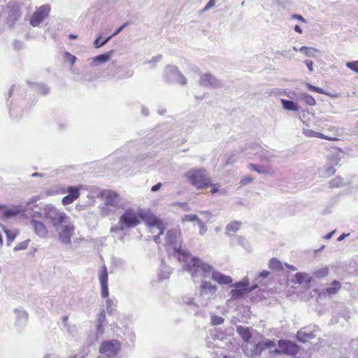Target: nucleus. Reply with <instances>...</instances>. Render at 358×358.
I'll use <instances>...</instances> for the list:
<instances>
[{
    "label": "nucleus",
    "mask_w": 358,
    "mask_h": 358,
    "mask_svg": "<svg viewBox=\"0 0 358 358\" xmlns=\"http://www.w3.org/2000/svg\"><path fill=\"white\" fill-rule=\"evenodd\" d=\"M241 223L240 222H232L227 224L226 227V232L229 234L230 232H236L241 227Z\"/></svg>",
    "instance_id": "obj_34"
},
{
    "label": "nucleus",
    "mask_w": 358,
    "mask_h": 358,
    "mask_svg": "<svg viewBox=\"0 0 358 358\" xmlns=\"http://www.w3.org/2000/svg\"><path fill=\"white\" fill-rule=\"evenodd\" d=\"M161 186H162V184L160 182H159V183L153 185L151 188V190L152 192H156L160 189Z\"/></svg>",
    "instance_id": "obj_63"
},
{
    "label": "nucleus",
    "mask_w": 358,
    "mask_h": 358,
    "mask_svg": "<svg viewBox=\"0 0 358 358\" xmlns=\"http://www.w3.org/2000/svg\"><path fill=\"white\" fill-rule=\"evenodd\" d=\"M210 277L220 285H229L233 281L230 276L224 275L218 271H215L213 268L212 269Z\"/></svg>",
    "instance_id": "obj_21"
},
{
    "label": "nucleus",
    "mask_w": 358,
    "mask_h": 358,
    "mask_svg": "<svg viewBox=\"0 0 358 358\" xmlns=\"http://www.w3.org/2000/svg\"><path fill=\"white\" fill-rule=\"evenodd\" d=\"M300 52H303L306 56L315 57V52H317V50L313 48H308L302 46L299 50Z\"/></svg>",
    "instance_id": "obj_36"
},
{
    "label": "nucleus",
    "mask_w": 358,
    "mask_h": 358,
    "mask_svg": "<svg viewBox=\"0 0 358 358\" xmlns=\"http://www.w3.org/2000/svg\"><path fill=\"white\" fill-rule=\"evenodd\" d=\"M129 23L128 22H125L124 23L122 26H120L118 29H117L115 30V31L110 36L113 37L117 36L119 33H120L124 28H125L127 26H128Z\"/></svg>",
    "instance_id": "obj_57"
},
{
    "label": "nucleus",
    "mask_w": 358,
    "mask_h": 358,
    "mask_svg": "<svg viewBox=\"0 0 358 358\" xmlns=\"http://www.w3.org/2000/svg\"><path fill=\"white\" fill-rule=\"evenodd\" d=\"M43 215L46 220L56 230L64 223H66L70 217L62 209L52 204H46L43 208Z\"/></svg>",
    "instance_id": "obj_4"
},
{
    "label": "nucleus",
    "mask_w": 358,
    "mask_h": 358,
    "mask_svg": "<svg viewBox=\"0 0 358 358\" xmlns=\"http://www.w3.org/2000/svg\"><path fill=\"white\" fill-rule=\"evenodd\" d=\"M43 211H39V210H33L32 215H31V219H36V218H41L43 217Z\"/></svg>",
    "instance_id": "obj_55"
},
{
    "label": "nucleus",
    "mask_w": 358,
    "mask_h": 358,
    "mask_svg": "<svg viewBox=\"0 0 358 358\" xmlns=\"http://www.w3.org/2000/svg\"><path fill=\"white\" fill-rule=\"evenodd\" d=\"M106 320L105 310L103 309L97 316V332L100 334H103V324Z\"/></svg>",
    "instance_id": "obj_30"
},
{
    "label": "nucleus",
    "mask_w": 358,
    "mask_h": 358,
    "mask_svg": "<svg viewBox=\"0 0 358 358\" xmlns=\"http://www.w3.org/2000/svg\"><path fill=\"white\" fill-rule=\"evenodd\" d=\"M208 185H210L211 187L210 192L213 194L216 193H219L220 194H224L226 192L224 189H220V186L217 184H211L210 182V184H208Z\"/></svg>",
    "instance_id": "obj_41"
},
{
    "label": "nucleus",
    "mask_w": 358,
    "mask_h": 358,
    "mask_svg": "<svg viewBox=\"0 0 358 358\" xmlns=\"http://www.w3.org/2000/svg\"><path fill=\"white\" fill-rule=\"evenodd\" d=\"M4 232L6 234L8 244L10 245L16 238L17 233L9 229H4Z\"/></svg>",
    "instance_id": "obj_42"
},
{
    "label": "nucleus",
    "mask_w": 358,
    "mask_h": 358,
    "mask_svg": "<svg viewBox=\"0 0 358 358\" xmlns=\"http://www.w3.org/2000/svg\"><path fill=\"white\" fill-rule=\"evenodd\" d=\"M164 78L169 83H177L182 85L187 83L186 77L173 65H168L164 69Z\"/></svg>",
    "instance_id": "obj_10"
},
{
    "label": "nucleus",
    "mask_w": 358,
    "mask_h": 358,
    "mask_svg": "<svg viewBox=\"0 0 358 358\" xmlns=\"http://www.w3.org/2000/svg\"><path fill=\"white\" fill-rule=\"evenodd\" d=\"M215 5V0H210L203 9V12H206L213 8Z\"/></svg>",
    "instance_id": "obj_56"
},
{
    "label": "nucleus",
    "mask_w": 358,
    "mask_h": 358,
    "mask_svg": "<svg viewBox=\"0 0 358 358\" xmlns=\"http://www.w3.org/2000/svg\"><path fill=\"white\" fill-rule=\"evenodd\" d=\"M100 38H101V36H99L94 41V45L95 48H99L102 47L104 45H106L112 38V36H110L107 37L106 39H104L103 41H100Z\"/></svg>",
    "instance_id": "obj_38"
},
{
    "label": "nucleus",
    "mask_w": 358,
    "mask_h": 358,
    "mask_svg": "<svg viewBox=\"0 0 358 358\" xmlns=\"http://www.w3.org/2000/svg\"><path fill=\"white\" fill-rule=\"evenodd\" d=\"M82 186H69L66 189H63L62 194L67 193V195L62 199L64 206L69 205L76 200L80 196V190Z\"/></svg>",
    "instance_id": "obj_14"
},
{
    "label": "nucleus",
    "mask_w": 358,
    "mask_h": 358,
    "mask_svg": "<svg viewBox=\"0 0 358 358\" xmlns=\"http://www.w3.org/2000/svg\"><path fill=\"white\" fill-rule=\"evenodd\" d=\"M140 221L141 220L150 227V231L155 233L158 231V234L155 236L153 240L155 243H159V235L164 232V227L162 223L155 216H154L149 210L139 208Z\"/></svg>",
    "instance_id": "obj_7"
},
{
    "label": "nucleus",
    "mask_w": 358,
    "mask_h": 358,
    "mask_svg": "<svg viewBox=\"0 0 358 358\" xmlns=\"http://www.w3.org/2000/svg\"><path fill=\"white\" fill-rule=\"evenodd\" d=\"M275 346V343L272 341H265L259 342L255 347L257 353H260L264 349H271Z\"/></svg>",
    "instance_id": "obj_29"
},
{
    "label": "nucleus",
    "mask_w": 358,
    "mask_h": 358,
    "mask_svg": "<svg viewBox=\"0 0 358 358\" xmlns=\"http://www.w3.org/2000/svg\"><path fill=\"white\" fill-rule=\"evenodd\" d=\"M253 181V178H251L250 176H244L241 180V182H240V184L241 185H248V184H250L252 183Z\"/></svg>",
    "instance_id": "obj_51"
},
{
    "label": "nucleus",
    "mask_w": 358,
    "mask_h": 358,
    "mask_svg": "<svg viewBox=\"0 0 358 358\" xmlns=\"http://www.w3.org/2000/svg\"><path fill=\"white\" fill-rule=\"evenodd\" d=\"M40 199V197L38 196H32L31 198H30L26 203V206H24L25 208L29 206V205L31 204H33L36 202H37L38 200Z\"/></svg>",
    "instance_id": "obj_54"
},
{
    "label": "nucleus",
    "mask_w": 358,
    "mask_h": 358,
    "mask_svg": "<svg viewBox=\"0 0 358 358\" xmlns=\"http://www.w3.org/2000/svg\"><path fill=\"white\" fill-rule=\"evenodd\" d=\"M113 55V51L110 50L103 54L95 56L92 58L91 65L92 66H97L100 64L108 62Z\"/></svg>",
    "instance_id": "obj_22"
},
{
    "label": "nucleus",
    "mask_w": 358,
    "mask_h": 358,
    "mask_svg": "<svg viewBox=\"0 0 358 358\" xmlns=\"http://www.w3.org/2000/svg\"><path fill=\"white\" fill-rule=\"evenodd\" d=\"M64 59L65 60L68 61L71 65L74 64L77 59V58L74 55H71L68 52H66L64 53Z\"/></svg>",
    "instance_id": "obj_49"
},
{
    "label": "nucleus",
    "mask_w": 358,
    "mask_h": 358,
    "mask_svg": "<svg viewBox=\"0 0 358 358\" xmlns=\"http://www.w3.org/2000/svg\"><path fill=\"white\" fill-rule=\"evenodd\" d=\"M312 281V277L306 273H297L295 274V282L298 284H309Z\"/></svg>",
    "instance_id": "obj_28"
},
{
    "label": "nucleus",
    "mask_w": 358,
    "mask_h": 358,
    "mask_svg": "<svg viewBox=\"0 0 358 358\" xmlns=\"http://www.w3.org/2000/svg\"><path fill=\"white\" fill-rule=\"evenodd\" d=\"M50 11V6L45 4L36 9L30 19V24L34 27H38L47 16Z\"/></svg>",
    "instance_id": "obj_13"
},
{
    "label": "nucleus",
    "mask_w": 358,
    "mask_h": 358,
    "mask_svg": "<svg viewBox=\"0 0 358 358\" xmlns=\"http://www.w3.org/2000/svg\"><path fill=\"white\" fill-rule=\"evenodd\" d=\"M268 275H269V272H268V271H262L261 273H259V278H264L268 277Z\"/></svg>",
    "instance_id": "obj_62"
},
{
    "label": "nucleus",
    "mask_w": 358,
    "mask_h": 358,
    "mask_svg": "<svg viewBox=\"0 0 358 358\" xmlns=\"http://www.w3.org/2000/svg\"><path fill=\"white\" fill-rule=\"evenodd\" d=\"M280 102L284 110L293 112H298L300 109V106H299L297 102L283 99H280Z\"/></svg>",
    "instance_id": "obj_25"
},
{
    "label": "nucleus",
    "mask_w": 358,
    "mask_h": 358,
    "mask_svg": "<svg viewBox=\"0 0 358 358\" xmlns=\"http://www.w3.org/2000/svg\"><path fill=\"white\" fill-rule=\"evenodd\" d=\"M3 213V216L9 219L18 215L20 213L25 211V207L20 206H13L11 207H6L3 206V208L1 210Z\"/></svg>",
    "instance_id": "obj_19"
},
{
    "label": "nucleus",
    "mask_w": 358,
    "mask_h": 358,
    "mask_svg": "<svg viewBox=\"0 0 358 358\" xmlns=\"http://www.w3.org/2000/svg\"><path fill=\"white\" fill-rule=\"evenodd\" d=\"M306 85L307 88L310 91L315 92L322 94H327L324 90L320 87L313 86L310 83H306Z\"/></svg>",
    "instance_id": "obj_44"
},
{
    "label": "nucleus",
    "mask_w": 358,
    "mask_h": 358,
    "mask_svg": "<svg viewBox=\"0 0 358 358\" xmlns=\"http://www.w3.org/2000/svg\"><path fill=\"white\" fill-rule=\"evenodd\" d=\"M224 322V318L217 315H213L211 317V324L213 325H219Z\"/></svg>",
    "instance_id": "obj_48"
},
{
    "label": "nucleus",
    "mask_w": 358,
    "mask_h": 358,
    "mask_svg": "<svg viewBox=\"0 0 358 358\" xmlns=\"http://www.w3.org/2000/svg\"><path fill=\"white\" fill-rule=\"evenodd\" d=\"M329 273V268L327 266L321 267L313 272V275L317 278L326 277Z\"/></svg>",
    "instance_id": "obj_33"
},
{
    "label": "nucleus",
    "mask_w": 358,
    "mask_h": 358,
    "mask_svg": "<svg viewBox=\"0 0 358 358\" xmlns=\"http://www.w3.org/2000/svg\"><path fill=\"white\" fill-rule=\"evenodd\" d=\"M268 267L273 270H279L282 268V264L278 259L272 258L269 261Z\"/></svg>",
    "instance_id": "obj_37"
},
{
    "label": "nucleus",
    "mask_w": 358,
    "mask_h": 358,
    "mask_svg": "<svg viewBox=\"0 0 358 358\" xmlns=\"http://www.w3.org/2000/svg\"><path fill=\"white\" fill-rule=\"evenodd\" d=\"M30 224L34 234L39 238H46L49 235L48 227L42 222L36 219L30 220Z\"/></svg>",
    "instance_id": "obj_16"
},
{
    "label": "nucleus",
    "mask_w": 358,
    "mask_h": 358,
    "mask_svg": "<svg viewBox=\"0 0 358 358\" xmlns=\"http://www.w3.org/2000/svg\"><path fill=\"white\" fill-rule=\"evenodd\" d=\"M102 196L104 203L101 207V213L103 216L110 215L119 207L120 197L115 192L112 190L104 191L102 193Z\"/></svg>",
    "instance_id": "obj_8"
},
{
    "label": "nucleus",
    "mask_w": 358,
    "mask_h": 358,
    "mask_svg": "<svg viewBox=\"0 0 358 358\" xmlns=\"http://www.w3.org/2000/svg\"><path fill=\"white\" fill-rule=\"evenodd\" d=\"M248 168L250 170L257 171L258 173H266L268 172L266 168L262 167V166H257V165H255L253 164H250L248 165Z\"/></svg>",
    "instance_id": "obj_40"
},
{
    "label": "nucleus",
    "mask_w": 358,
    "mask_h": 358,
    "mask_svg": "<svg viewBox=\"0 0 358 358\" xmlns=\"http://www.w3.org/2000/svg\"><path fill=\"white\" fill-rule=\"evenodd\" d=\"M161 59H162V55H157L156 57H154L150 62V63L151 62L157 63V62H159L161 60Z\"/></svg>",
    "instance_id": "obj_64"
},
{
    "label": "nucleus",
    "mask_w": 358,
    "mask_h": 358,
    "mask_svg": "<svg viewBox=\"0 0 358 358\" xmlns=\"http://www.w3.org/2000/svg\"><path fill=\"white\" fill-rule=\"evenodd\" d=\"M60 231L58 234L59 240L65 245H70L71 243V238L74 234L75 226L69 220L66 223H64Z\"/></svg>",
    "instance_id": "obj_12"
},
{
    "label": "nucleus",
    "mask_w": 358,
    "mask_h": 358,
    "mask_svg": "<svg viewBox=\"0 0 358 358\" xmlns=\"http://www.w3.org/2000/svg\"><path fill=\"white\" fill-rule=\"evenodd\" d=\"M140 223L139 208L137 210L128 208L125 210L119 217L117 226L111 227L110 232L132 229L138 226Z\"/></svg>",
    "instance_id": "obj_3"
},
{
    "label": "nucleus",
    "mask_w": 358,
    "mask_h": 358,
    "mask_svg": "<svg viewBox=\"0 0 358 358\" xmlns=\"http://www.w3.org/2000/svg\"><path fill=\"white\" fill-rule=\"evenodd\" d=\"M314 329H315V327H314ZM315 333V329H313L311 327H305L297 332L296 337L299 341L305 343L309 339L315 337L316 335Z\"/></svg>",
    "instance_id": "obj_20"
},
{
    "label": "nucleus",
    "mask_w": 358,
    "mask_h": 358,
    "mask_svg": "<svg viewBox=\"0 0 358 358\" xmlns=\"http://www.w3.org/2000/svg\"><path fill=\"white\" fill-rule=\"evenodd\" d=\"M15 313L16 314V325L20 327L24 326L28 320L27 313L24 310L15 309Z\"/></svg>",
    "instance_id": "obj_24"
},
{
    "label": "nucleus",
    "mask_w": 358,
    "mask_h": 358,
    "mask_svg": "<svg viewBox=\"0 0 358 358\" xmlns=\"http://www.w3.org/2000/svg\"><path fill=\"white\" fill-rule=\"evenodd\" d=\"M36 87L38 88L39 92L45 94L48 92V89L43 85H37Z\"/></svg>",
    "instance_id": "obj_58"
},
{
    "label": "nucleus",
    "mask_w": 358,
    "mask_h": 358,
    "mask_svg": "<svg viewBox=\"0 0 358 358\" xmlns=\"http://www.w3.org/2000/svg\"><path fill=\"white\" fill-rule=\"evenodd\" d=\"M305 63H306L308 70L310 71H313V62L310 61V60H306Z\"/></svg>",
    "instance_id": "obj_60"
},
{
    "label": "nucleus",
    "mask_w": 358,
    "mask_h": 358,
    "mask_svg": "<svg viewBox=\"0 0 358 358\" xmlns=\"http://www.w3.org/2000/svg\"><path fill=\"white\" fill-rule=\"evenodd\" d=\"M188 181L199 189L208 186L210 179L203 169H191L186 173Z\"/></svg>",
    "instance_id": "obj_9"
},
{
    "label": "nucleus",
    "mask_w": 358,
    "mask_h": 358,
    "mask_svg": "<svg viewBox=\"0 0 358 358\" xmlns=\"http://www.w3.org/2000/svg\"><path fill=\"white\" fill-rule=\"evenodd\" d=\"M237 331L245 341H248L251 338V334L248 328L238 327Z\"/></svg>",
    "instance_id": "obj_31"
},
{
    "label": "nucleus",
    "mask_w": 358,
    "mask_h": 358,
    "mask_svg": "<svg viewBox=\"0 0 358 358\" xmlns=\"http://www.w3.org/2000/svg\"><path fill=\"white\" fill-rule=\"evenodd\" d=\"M260 147L258 144L245 145V148H239L238 150L232 151L229 153L227 164H234L238 158L244 157L250 159L253 155H258L259 157H263L264 152H259Z\"/></svg>",
    "instance_id": "obj_5"
},
{
    "label": "nucleus",
    "mask_w": 358,
    "mask_h": 358,
    "mask_svg": "<svg viewBox=\"0 0 358 358\" xmlns=\"http://www.w3.org/2000/svg\"><path fill=\"white\" fill-rule=\"evenodd\" d=\"M340 287V283L336 280H334L331 283V285L326 289V292L329 294H334L339 290Z\"/></svg>",
    "instance_id": "obj_35"
},
{
    "label": "nucleus",
    "mask_w": 358,
    "mask_h": 358,
    "mask_svg": "<svg viewBox=\"0 0 358 358\" xmlns=\"http://www.w3.org/2000/svg\"><path fill=\"white\" fill-rule=\"evenodd\" d=\"M115 306L113 301L110 299L106 301V310L109 313H111L114 310Z\"/></svg>",
    "instance_id": "obj_50"
},
{
    "label": "nucleus",
    "mask_w": 358,
    "mask_h": 358,
    "mask_svg": "<svg viewBox=\"0 0 358 358\" xmlns=\"http://www.w3.org/2000/svg\"><path fill=\"white\" fill-rule=\"evenodd\" d=\"M200 219L198 217V216L196 215H194V214H189V215H185L182 219V221L183 222H198V220H199Z\"/></svg>",
    "instance_id": "obj_43"
},
{
    "label": "nucleus",
    "mask_w": 358,
    "mask_h": 358,
    "mask_svg": "<svg viewBox=\"0 0 358 358\" xmlns=\"http://www.w3.org/2000/svg\"><path fill=\"white\" fill-rule=\"evenodd\" d=\"M302 133L305 136L308 138L315 137L322 139L331 140V138H329L328 136H325L324 134L320 132L315 131L307 128H303L302 129Z\"/></svg>",
    "instance_id": "obj_26"
},
{
    "label": "nucleus",
    "mask_w": 358,
    "mask_h": 358,
    "mask_svg": "<svg viewBox=\"0 0 358 358\" xmlns=\"http://www.w3.org/2000/svg\"><path fill=\"white\" fill-rule=\"evenodd\" d=\"M298 346L294 343L288 341H279L278 349L275 350L277 353H285L295 355L298 352Z\"/></svg>",
    "instance_id": "obj_17"
},
{
    "label": "nucleus",
    "mask_w": 358,
    "mask_h": 358,
    "mask_svg": "<svg viewBox=\"0 0 358 358\" xmlns=\"http://www.w3.org/2000/svg\"><path fill=\"white\" fill-rule=\"evenodd\" d=\"M217 287L206 280H202L199 294L196 297V307H206L215 297Z\"/></svg>",
    "instance_id": "obj_6"
},
{
    "label": "nucleus",
    "mask_w": 358,
    "mask_h": 358,
    "mask_svg": "<svg viewBox=\"0 0 358 358\" xmlns=\"http://www.w3.org/2000/svg\"><path fill=\"white\" fill-rule=\"evenodd\" d=\"M199 85L206 87L217 88L222 86V83L213 74L205 73L200 75Z\"/></svg>",
    "instance_id": "obj_15"
},
{
    "label": "nucleus",
    "mask_w": 358,
    "mask_h": 358,
    "mask_svg": "<svg viewBox=\"0 0 358 358\" xmlns=\"http://www.w3.org/2000/svg\"><path fill=\"white\" fill-rule=\"evenodd\" d=\"M343 179L341 177H336L329 182L331 187H339L343 185Z\"/></svg>",
    "instance_id": "obj_39"
},
{
    "label": "nucleus",
    "mask_w": 358,
    "mask_h": 358,
    "mask_svg": "<svg viewBox=\"0 0 358 358\" xmlns=\"http://www.w3.org/2000/svg\"><path fill=\"white\" fill-rule=\"evenodd\" d=\"M183 262L185 263L183 268L190 273L194 282H201L211 275L213 267L197 257L189 255L187 261Z\"/></svg>",
    "instance_id": "obj_1"
},
{
    "label": "nucleus",
    "mask_w": 358,
    "mask_h": 358,
    "mask_svg": "<svg viewBox=\"0 0 358 358\" xmlns=\"http://www.w3.org/2000/svg\"><path fill=\"white\" fill-rule=\"evenodd\" d=\"M278 53L283 57H291L293 55L291 50H282L281 52H279Z\"/></svg>",
    "instance_id": "obj_59"
},
{
    "label": "nucleus",
    "mask_w": 358,
    "mask_h": 358,
    "mask_svg": "<svg viewBox=\"0 0 358 358\" xmlns=\"http://www.w3.org/2000/svg\"><path fill=\"white\" fill-rule=\"evenodd\" d=\"M29 242V239H27L26 241H22V242L17 243L15 246L14 250L18 251V250H25L28 246Z\"/></svg>",
    "instance_id": "obj_45"
},
{
    "label": "nucleus",
    "mask_w": 358,
    "mask_h": 358,
    "mask_svg": "<svg viewBox=\"0 0 358 358\" xmlns=\"http://www.w3.org/2000/svg\"><path fill=\"white\" fill-rule=\"evenodd\" d=\"M336 170L333 164H327L321 167L319 173L321 177L327 178L334 174Z\"/></svg>",
    "instance_id": "obj_27"
},
{
    "label": "nucleus",
    "mask_w": 358,
    "mask_h": 358,
    "mask_svg": "<svg viewBox=\"0 0 358 358\" xmlns=\"http://www.w3.org/2000/svg\"><path fill=\"white\" fill-rule=\"evenodd\" d=\"M248 282H238L235 285L236 289H231L230 294L231 299H238L242 298L246 291Z\"/></svg>",
    "instance_id": "obj_23"
},
{
    "label": "nucleus",
    "mask_w": 358,
    "mask_h": 358,
    "mask_svg": "<svg viewBox=\"0 0 358 358\" xmlns=\"http://www.w3.org/2000/svg\"><path fill=\"white\" fill-rule=\"evenodd\" d=\"M184 303L187 305H193L196 307V298L187 297L184 299Z\"/></svg>",
    "instance_id": "obj_52"
},
{
    "label": "nucleus",
    "mask_w": 358,
    "mask_h": 358,
    "mask_svg": "<svg viewBox=\"0 0 358 358\" xmlns=\"http://www.w3.org/2000/svg\"><path fill=\"white\" fill-rule=\"evenodd\" d=\"M166 245L170 255L177 257L179 262H186L189 258V253L181 245L177 229H171L167 232Z\"/></svg>",
    "instance_id": "obj_2"
},
{
    "label": "nucleus",
    "mask_w": 358,
    "mask_h": 358,
    "mask_svg": "<svg viewBox=\"0 0 358 358\" xmlns=\"http://www.w3.org/2000/svg\"><path fill=\"white\" fill-rule=\"evenodd\" d=\"M196 223L199 227V234L201 236L203 235L208 229L205 222L200 219Z\"/></svg>",
    "instance_id": "obj_46"
},
{
    "label": "nucleus",
    "mask_w": 358,
    "mask_h": 358,
    "mask_svg": "<svg viewBox=\"0 0 358 358\" xmlns=\"http://www.w3.org/2000/svg\"><path fill=\"white\" fill-rule=\"evenodd\" d=\"M200 214L203 216L206 222L210 221L212 217V214L209 211H201Z\"/></svg>",
    "instance_id": "obj_53"
},
{
    "label": "nucleus",
    "mask_w": 358,
    "mask_h": 358,
    "mask_svg": "<svg viewBox=\"0 0 358 358\" xmlns=\"http://www.w3.org/2000/svg\"><path fill=\"white\" fill-rule=\"evenodd\" d=\"M345 65L348 68L358 73V61L349 62Z\"/></svg>",
    "instance_id": "obj_47"
},
{
    "label": "nucleus",
    "mask_w": 358,
    "mask_h": 358,
    "mask_svg": "<svg viewBox=\"0 0 358 358\" xmlns=\"http://www.w3.org/2000/svg\"><path fill=\"white\" fill-rule=\"evenodd\" d=\"M300 99L303 101L308 106H315L316 103V101L313 96L307 93H301L300 94Z\"/></svg>",
    "instance_id": "obj_32"
},
{
    "label": "nucleus",
    "mask_w": 358,
    "mask_h": 358,
    "mask_svg": "<svg viewBox=\"0 0 358 358\" xmlns=\"http://www.w3.org/2000/svg\"><path fill=\"white\" fill-rule=\"evenodd\" d=\"M99 280L101 287V296L106 298L108 296L109 292L108 288V271L106 266L101 267L99 273Z\"/></svg>",
    "instance_id": "obj_18"
},
{
    "label": "nucleus",
    "mask_w": 358,
    "mask_h": 358,
    "mask_svg": "<svg viewBox=\"0 0 358 358\" xmlns=\"http://www.w3.org/2000/svg\"><path fill=\"white\" fill-rule=\"evenodd\" d=\"M121 350V343L116 339L105 341L99 347V352L108 358L115 357Z\"/></svg>",
    "instance_id": "obj_11"
},
{
    "label": "nucleus",
    "mask_w": 358,
    "mask_h": 358,
    "mask_svg": "<svg viewBox=\"0 0 358 358\" xmlns=\"http://www.w3.org/2000/svg\"><path fill=\"white\" fill-rule=\"evenodd\" d=\"M292 17L293 19H296V20H299V21H301V22H306V20H305V19L303 18V16H301V15H300L294 14V15L292 16Z\"/></svg>",
    "instance_id": "obj_61"
}]
</instances>
